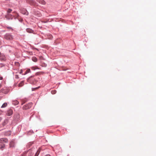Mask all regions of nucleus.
<instances>
[{
  "mask_svg": "<svg viewBox=\"0 0 156 156\" xmlns=\"http://www.w3.org/2000/svg\"><path fill=\"white\" fill-rule=\"evenodd\" d=\"M5 147V145L4 144H3V145L0 144V148L1 149L4 148Z\"/></svg>",
  "mask_w": 156,
  "mask_h": 156,
  "instance_id": "obj_19",
  "label": "nucleus"
},
{
  "mask_svg": "<svg viewBox=\"0 0 156 156\" xmlns=\"http://www.w3.org/2000/svg\"><path fill=\"white\" fill-rule=\"evenodd\" d=\"M29 3L31 5H35V2L33 0H30Z\"/></svg>",
  "mask_w": 156,
  "mask_h": 156,
  "instance_id": "obj_14",
  "label": "nucleus"
},
{
  "mask_svg": "<svg viewBox=\"0 0 156 156\" xmlns=\"http://www.w3.org/2000/svg\"><path fill=\"white\" fill-rule=\"evenodd\" d=\"M5 136H9L11 135V132L10 131L6 132L5 133Z\"/></svg>",
  "mask_w": 156,
  "mask_h": 156,
  "instance_id": "obj_15",
  "label": "nucleus"
},
{
  "mask_svg": "<svg viewBox=\"0 0 156 156\" xmlns=\"http://www.w3.org/2000/svg\"><path fill=\"white\" fill-rule=\"evenodd\" d=\"M41 148H39L37 152H36L34 156H38L41 151Z\"/></svg>",
  "mask_w": 156,
  "mask_h": 156,
  "instance_id": "obj_11",
  "label": "nucleus"
},
{
  "mask_svg": "<svg viewBox=\"0 0 156 156\" xmlns=\"http://www.w3.org/2000/svg\"><path fill=\"white\" fill-rule=\"evenodd\" d=\"M15 76H16V78H19L18 76V75H16Z\"/></svg>",
  "mask_w": 156,
  "mask_h": 156,
  "instance_id": "obj_25",
  "label": "nucleus"
},
{
  "mask_svg": "<svg viewBox=\"0 0 156 156\" xmlns=\"http://www.w3.org/2000/svg\"><path fill=\"white\" fill-rule=\"evenodd\" d=\"M5 39L7 40H12L13 39V36L10 34H6L4 36Z\"/></svg>",
  "mask_w": 156,
  "mask_h": 156,
  "instance_id": "obj_1",
  "label": "nucleus"
},
{
  "mask_svg": "<svg viewBox=\"0 0 156 156\" xmlns=\"http://www.w3.org/2000/svg\"><path fill=\"white\" fill-rule=\"evenodd\" d=\"M12 11V10L11 9H9L7 11V12L8 14H9V13H10Z\"/></svg>",
  "mask_w": 156,
  "mask_h": 156,
  "instance_id": "obj_21",
  "label": "nucleus"
},
{
  "mask_svg": "<svg viewBox=\"0 0 156 156\" xmlns=\"http://www.w3.org/2000/svg\"><path fill=\"white\" fill-rule=\"evenodd\" d=\"M37 1L42 5H45L46 4L44 0H37Z\"/></svg>",
  "mask_w": 156,
  "mask_h": 156,
  "instance_id": "obj_8",
  "label": "nucleus"
},
{
  "mask_svg": "<svg viewBox=\"0 0 156 156\" xmlns=\"http://www.w3.org/2000/svg\"><path fill=\"white\" fill-rule=\"evenodd\" d=\"M1 87H2V85L0 84V88H1Z\"/></svg>",
  "mask_w": 156,
  "mask_h": 156,
  "instance_id": "obj_31",
  "label": "nucleus"
},
{
  "mask_svg": "<svg viewBox=\"0 0 156 156\" xmlns=\"http://www.w3.org/2000/svg\"><path fill=\"white\" fill-rule=\"evenodd\" d=\"M2 119V118L1 117H0V122Z\"/></svg>",
  "mask_w": 156,
  "mask_h": 156,
  "instance_id": "obj_27",
  "label": "nucleus"
},
{
  "mask_svg": "<svg viewBox=\"0 0 156 156\" xmlns=\"http://www.w3.org/2000/svg\"><path fill=\"white\" fill-rule=\"evenodd\" d=\"M13 113V111L12 109L9 110L7 112V115L9 116L12 115Z\"/></svg>",
  "mask_w": 156,
  "mask_h": 156,
  "instance_id": "obj_6",
  "label": "nucleus"
},
{
  "mask_svg": "<svg viewBox=\"0 0 156 156\" xmlns=\"http://www.w3.org/2000/svg\"><path fill=\"white\" fill-rule=\"evenodd\" d=\"M54 94H55L56 92V91L55 90H54Z\"/></svg>",
  "mask_w": 156,
  "mask_h": 156,
  "instance_id": "obj_30",
  "label": "nucleus"
},
{
  "mask_svg": "<svg viewBox=\"0 0 156 156\" xmlns=\"http://www.w3.org/2000/svg\"><path fill=\"white\" fill-rule=\"evenodd\" d=\"M2 90H3L2 89V90H0V92H3Z\"/></svg>",
  "mask_w": 156,
  "mask_h": 156,
  "instance_id": "obj_29",
  "label": "nucleus"
},
{
  "mask_svg": "<svg viewBox=\"0 0 156 156\" xmlns=\"http://www.w3.org/2000/svg\"><path fill=\"white\" fill-rule=\"evenodd\" d=\"M21 12L22 14L26 15H27L28 14V12L26 9H23L21 10Z\"/></svg>",
  "mask_w": 156,
  "mask_h": 156,
  "instance_id": "obj_5",
  "label": "nucleus"
},
{
  "mask_svg": "<svg viewBox=\"0 0 156 156\" xmlns=\"http://www.w3.org/2000/svg\"><path fill=\"white\" fill-rule=\"evenodd\" d=\"M22 73V72H20V73Z\"/></svg>",
  "mask_w": 156,
  "mask_h": 156,
  "instance_id": "obj_34",
  "label": "nucleus"
},
{
  "mask_svg": "<svg viewBox=\"0 0 156 156\" xmlns=\"http://www.w3.org/2000/svg\"><path fill=\"white\" fill-rule=\"evenodd\" d=\"M24 81H21L19 84V86L20 87H22L24 85Z\"/></svg>",
  "mask_w": 156,
  "mask_h": 156,
  "instance_id": "obj_16",
  "label": "nucleus"
},
{
  "mask_svg": "<svg viewBox=\"0 0 156 156\" xmlns=\"http://www.w3.org/2000/svg\"><path fill=\"white\" fill-rule=\"evenodd\" d=\"M3 79V78L2 77H0V80H2Z\"/></svg>",
  "mask_w": 156,
  "mask_h": 156,
  "instance_id": "obj_26",
  "label": "nucleus"
},
{
  "mask_svg": "<svg viewBox=\"0 0 156 156\" xmlns=\"http://www.w3.org/2000/svg\"><path fill=\"white\" fill-rule=\"evenodd\" d=\"M7 103H4L2 105L1 107L2 108H5L7 106Z\"/></svg>",
  "mask_w": 156,
  "mask_h": 156,
  "instance_id": "obj_18",
  "label": "nucleus"
},
{
  "mask_svg": "<svg viewBox=\"0 0 156 156\" xmlns=\"http://www.w3.org/2000/svg\"><path fill=\"white\" fill-rule=\"evenodd\" d=\"M19 103V102L18 101L16 100L13 101H12V104L14 105H16L18 104Z\"/></svg>",
  "mask_w": 156,
  "mask_h": 156,
  "instance_id": "obj_12",
  "label": "nucleus"
},
{
  "mask_svg": "<svg viewBox=\"0 0 156 156\" xmlns=\"http://www.w3.org/2000/svg\"><path fill=\"white\" fill-rule=\"evenodd\" d=\"M0 59L2 61H5L6 59V58L5 55L2 53H1L0 52Z\"/></svg>",
  "mask_w": 156,
  "mask_h": 156,
  "instance_id": "obj_3",
  "label": "nucleus"
},
{
  "mask_svg": "<svg viewBox=\"0 0 156 156\" xmlns=\"http://www.w3.org/2000/svg\"><path fill=\"white\" fill-rule=\"evenodd\" d=\"M26 30L27 32L29 33H32L33 32V30L30 28H27Z\"/></svg>",
  "mask_w": 156,
  "mask_h": 156,
  "instance_id": "obj_13",
  "label": "nucleus"
},
{
  "mask_svg": "<svg viewBox=\"0 0 156 156\" xmlns=\"http://www.w3.org/2000/svg\"><path fill=\"white\" fill-rule=\"evenodd\" d=\"M52 92H53V91H51L52 93V94H54V92H53V93H52Z\"/></svg>",
  "mask_w": 156,
  "mask_h": 156,
  "instance_id": "obj_32",
  "label": "nucleus"
},
{
  "mask_svg": "<svg viewBox=\"0 0 156 156\" xmlns=\"http://www.w3.org/2000/svg\"><path fill=\"white\" fill-rule=\"evenodd\" d=\"M45 156H50V155L49 154H47Z\"/></svg>",
  "mask_w": 156,
  "mask_h": 156,
  "instance_id": "obj_28",
  "label": "nucleus"
},
{
  "mask_svg": "<svg viewBox=\"0 0 156 156\" xmlns=\"http://www.w3.org/2000/svg\"><path fill=\"white\" fill-rule=\"evenodd\" d=\"M8 140L6 138H1L0 139V143H7Z\"/></svg>",
  "mask_w": 156,
  "mask_h": 156,
  "instance_id": "obj_4",
  "label": "nucleus"
},
{
  "mask_svg": "<svg viewBox=\"0 0 156 156\" xmlns=\"http://www.w3.org/2000/svg\"><path fill=\"white\" fill-rule=\"evenodd\" d=\"M15 145V142L13 141H11L9 144V145L10 147H14Z\"/></svg>",
  "mask_w": 156,
  "mask_h": 156,
  "instance_id": "obj_9",
  "label": "nucleus"
},
{
  "mask_svg": "<svg viewBox=\"0 0 156 156\" xmlns=\"http://www.w3.org/2000/svg\"><path fill=\"white\" fill-rule=\"evenodd\" d=\"M38 73H36V74H38Z\"/></svg>",
  "mask_w": 156,
  "mask_h": 156,
  "instance_id": "obj_33",
  "label": "nucleus"
},
{
  "mask_svg": "<svg viewBox=\"0 0 156 156\" xmlns=\"http://www.w3.org/2000/svg\"><path fill=\"white\" fill-rule=\"evenodd\" d=\"M32 60L34 62H37V58L35 57H32Z\"/></svg>",
  "mask_w": 156,
  "mask_h": 156,
  "instance_id": "obj_17",
  "label": "nucleus"
},
{
  "mask_svg": "<svg viewBox=\"0 0 156 156\" xmlns=\"http://www.w3.org/2000/svg\"><path fill=\"white\" fill-rule=\"evenodd\" d=\"M33 155V153H31L30 154H29L28 156H32Z\"/></svg>",
  "mask_w": 156,
  "mask_h": 156,
  "instance_id": "obj_22",
  "label": "nucleus"
},
{
  "mask_svg": "<svg viewBox=\"0 0 156 156\" xmlns=\"http://www.w3.org/2000/svg\"><path fill=\"white\" fill-rule=\"evenodd\" d=\"M32 103H30L23 106V109L24 110H26L30 108L32 106Z\"/></svg>",
  "mask_w": 156,
  "mask_h": 156,
  "instance_id": "obj_2",
  "label": "nucleus"
},
{
  "mask_svg": "<svg viewBox=\"0 0 156 156\" xmlns=\"http://www.w3.org/2000/svg\"><path fill=\"white\" fill-rule=\"evenodd\" d=\"M5 17L6 19H12V16L9 14H7L6 15Z\"/></svg>",
  "mask_w": 156,
  "mask_h": 156,
  "instance_id": "obj_7",
  "label": "nucleus"
},
{
  "mask_svg": "<svg viewBox=\"0 0 156 156\" xmlns=\"http://www.w3.org/2000/svg\"><path fill=\"white\" fill-rule=\"evenodd\" d=\"M30 69H28L26 71L25 74H27L30 72Z\"/></svg>",
  "mask_w": 156,
  "mask_h": 156,
  "instance_id": "obj_20",
  "label": "nucleus"
},
{
  "mask_svg": "<svg viewBox=\"0 0 156 156\" xmlns=\"http://www.w3.org/2000/svg\"><path fill=\"white\" fill-rule=\"evenodd\" d=\"M39 58L41 59H43V57L42 56H40Z\"/></svg>",
  "mask_w": 156,
  "mask_h": 156,
  "instance_id": "obj_23",
  "label": "nucleus"
},
{
  "mask_svg": "<svg viewBox=\"0 0 156 156\" xmlns=\"http://www.w3.org/2000/svg\"><path fill=\"white\" fill-rule=\"evenodd\" d=\"M8 122V119H6L4 120V121L2 123V125L3 126H4L5 125H6Z\"/></svg>",
  "mask_w": 156,
  "mask_h": 156,
  "instance_id": "obj_10",
  "label": "nucleus"
},
{
  "mask_svg": "<svg viewBox=\"0 0 156 156\" xmlns=\"http://www.w3.org/2000/svg\"><path fill=\"white\" fill-rule=\"evenodd\" d=\"M34 68H35V69H39V68L38 67H37V66H35V67H34Z\"/></svg>",
  "mask_w": 156,
  "mask_h": 156,
  "instance_id": "obj_24",
  "label": "nucleus"
}]
</instances>
